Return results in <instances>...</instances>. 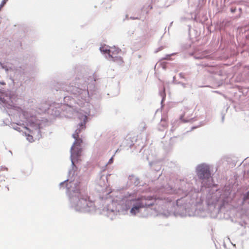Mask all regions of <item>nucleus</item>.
I'll return each instance as SVG.
<instances>
[{
    "instance_id": "obj_4",
    "label": "nucleus",
    "mask_w": 249,
    "mask_h": 249,
    "mask_svg": "<svg viewBox=\"0 0 249 249\" xmlns=\"http://www.w3.org/2000/svg\"><path fill=\"white\" fill-rule=\"evenodd\" d=\"M152 197L151 196L147 197V198L145 197H142L140 198H138L136 199L137 203L136 205H134L133 207L131 208L130 210V213L135 215L136 213L139 212V209L140 208L146 207H149L150 206H152L153 205L152 203H147L146 201L147 200H152Z\"/></svg>"
},
{
    "instance_id": "obj_7",
    "label": "nucleus",
    "mask_w": 249,
    "mask_h": 249,
    "mask_svg": "<svg viewBox=\"0 0 249 249\" xmlns=\"http://www.w3.org/2000/svg\"><path fill=\"white\" fill-rule=\"evenodd\" d=\"M244 201L249 203V192L244 198Z\"/></svg>"
},
{
    "instance_id": "obj_3",
    "label": "nucleus",
    "mask_w": 249,
    "mask_h": 249,
    "mask_svg": "<svg viewBox=\"0 0 249 249\" xmlns=\"http://www.w3.org/2000/svg\"><path fill=\"white\" fill-rule=\"evenodd\" d=\"M197 175L202 180V183L206 187L213 185V179L209 167L205 165H200L197 168Z\"/></svg>"
},
{
    "instance_id": "obj_9",
    "label": "nucleus",
    "mask_w": 249,
    "mask_h": 249,
    "mask_svg": "<svg viewBox=\"0 0 249 249\" xmlns=\"http://www.w3.org/2000/svg\"><path fill=\"white\" fill-rule=\"evenodd\" d=\"M235 9H231V12H232V13H233V12H235Z\"/></svg>"
},
{
    "instance_id": "obj_1",
    "label": "nucleus",
    "mask_w": 249,
    "mask_h": 249,
    "mask_svg": "<svg viewBox=\"0 0 249 249\" xmlns=\"http://www.w3.org/2000/svg\"><path fill=\"white\" fill-rule=\"evenodd\" d=\"M75 172L73 170L70 172L69 178L66 181H63V185L65 184L68 192L71 196L73 201H75L77 208H85L88 207L89 197L80 192V178L77 174L75 175Z\"/></svg>"
},
{
    "instance_id": "obj_8",
    "label": "nucleus",
    "mask_w": 249,
    "mask_h": 249,
    "mask_svg": "<svg viewBox=\"0 0 249 249\" xmlns=\"http://www.w3.org/2000/svg\"><path fill=\"white\" fill-rule=\"evenodd\" d=\"M113 158L112 157L108 161V164H111L113 162Z\"/></svg>"
},
{
    "instance_id": "obj_5",
    "label": "nucleus",
    "mask_w": 249,
    "mask_h": 249,
    "mask_svg": "<svg viewBox=\"0 0 249 249\" xmlns=\"http://www.w3.org/2000/svg\"><path fill=\"white\" fill-rule=\"evenodd\" d=\"M122 53L121 50L116 47H110V53L108 57L112 58L113 61H122L120 56Z\"/></svg>"
},
{
    "instance_id": "obj_2",
    "label": "nucleus",
    "mask_w": 249,
    "mask_h": 249,
    "mask_svg": "<svg viewBox=\"0 0 249 249\" xmlns=\"http://www.w3.org/2000/svg\"><path fill=\"white\" fill-rule=\"evenodd\" d=\"M81 122L78 125V127L76 129L72 135V137L75 141L71 149V159L73 167L76 168L75 164L79 161H81V156L82 149L81 145L83 143V140L79 138V133L86 128V124L87 121V116L86 115L80 114L78 116Z\"/></svg>"
},
{
    "instance_id": "obj_6",
    "label": "nucleus",
    "mask_w": 249,
    "mask_h": 249,
    "mask_svg": "<svg viewBox=\"0 0 249 249\" xmlns=\"http://www.w3.org/2000/svg\"><path fill=\"white\" fill-rule=\"evenodd\" d=\"M100 50L101 52L105 54H107L108 55V56H109V53H110V48H108V47L104 45L100 48Z\"/></svg>"
}]
</instances>
